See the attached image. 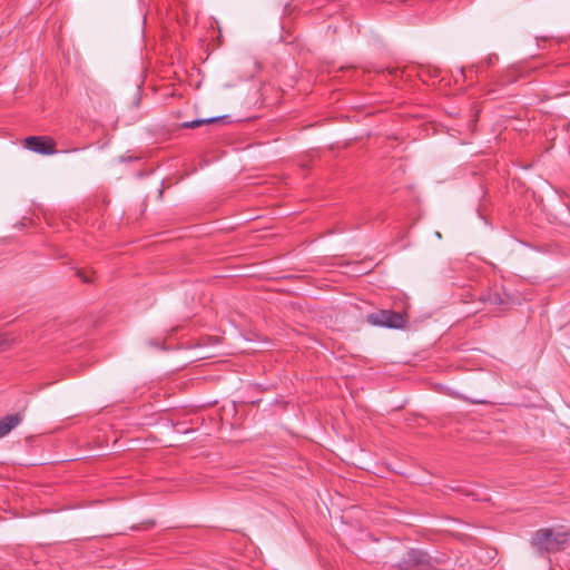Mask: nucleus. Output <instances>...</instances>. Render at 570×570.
<instances>
[{
	"mask_svg": "<svg viewBox=\"0 0 570 570\" xmlns=\"http://www.w3.org/2000/svg\"><path fill=\"white\" fill-rule=\"evenodd\" d=\"M495 60H498V57H497V56H489V57L487 58V63H488V65H492V63H494V61H495Z\"/></svg>",
	"mask_w": 570,
	"mask_h": 570,
	"instance_id": "obj_10",
	"label": "nucleus"
},
{
	"mask_svg": "<svg viewBox=\"0 0 570 570\" xmlns=\"http://www.w3.org/2000/svg\"><path fill=\"white\" fill-rule=\"evenodd\" d=\"M222 119V117H212V118H207V119H196V120H193V121H185L181 124V127L183 128H196V127H199L202 125H205V124H212V122H216V121H219Z\"/></svg>",
	"mask_w": 570,
	"mask_h": 570,
	"instance_id": "obj_6",
	"label": "nucleus"
},
{
	"mask_svg": "<svg viewBox=\"0 0 570 570\" xmlns=\"http://www.w3.org/2000/svg\"><path fill=\"white\" fill-rule=\"evenodd\" d=\"M438 563L439 560L433 559L426 552L411 549L403 559L401 568L403 570H433Z\"/></svg>",
	"mask_w": 570,
	"mask_h": 570,
	"instance_id": "obj_2",
	"label": "nucleus"
},
{
	"mask_svg": "<svg viewBox=\"0 0 570 570\" xmlns=\"http://www.w3.org/2000/svg\"><path fill=\"white\" fill-rule=\"evenodd\" d=\"M569 534L557 532L553 529L543 528L537 530L531 539V544L541 553L558 552L566 548Z\"/></svg>",
	"mask_w": 570,
	"mask_h": 570,
	"instance_id": "obj_1",
	"label": "nucleus"
},
{
	"mask_svg": "<svg viewBox=\"0 0 570 570\" xmlns=\"http://www.w3.org/2000/svg\"><path fill=\"white\" fill-rule=\"evenodd\" d=\"M24 147L41 155L57 153L55 140L48 136H29L24 139Z\"/></svg>",
	"mask_w": 570,
	"mask_h": 570,
	"instance_id": "obj_4",
	"label": "nucleus"
},
{
	"mask_svg": "<svg viewBox=\"0 0 570 570\" xmlns=\"http://www.w3.org/2000/svg\"><path fill=\"white\" fill-rule=\"evenodd\" d=\"M513 81H515L514 71L513 70H507L504 72V78H502L500 80V83L503 86V85H507V83H510V82H513Z\"/></svg>",
	"mask_w": 570,
	"mask_h": 570,
	"instance_id": "obj_8",
	"label": "nucleus"
},
{
	"mask_svg": "<svg viewBox=\"0 0 570 570\" xmlns=\"http://www.w3.org/2000/svg\"><path fill=\"white\" fill-rule=\"evenodd\" d=\"M367 322L372 325L384 326L389 328H403L405 326L404 314L400 312L380 309L367 316Z\"/></svg>",
	"mask_w": 570,
	"mask_h": 570,
	"instance_id": "obj_3",
	"label": "nucleus"
},
{
	"mask_svg": "<svg viewBox=\"0 0 570 570\" xmlns=\"http://www.w3.org/2000/svg\"><path fill=\"white\" fill-rule=\"evenodd\" d=\"M22 417L19 413L6 415L0 420V439L9 434L20 422Z\"/></svg>",
	"mask_w": 570,
	"mask_h": 570,
	"instance_id": "obj_5",
	"label": "nucleus"
},
{
	"mask_svg": "<svg viewBox=\"0 0 570 570\" xmlns=\"http://www.w3.org/2000/svg\"><path fill=\"white\" fill-rule=\"evenodd\" d=\"M78 275H79L80 277H82V281H83L85 283H89V282H91V279H90V278L82 276V274H81V273H78Z\"/></svg>",
	"mask_w": 570,
	"mask_h": 570,
	"instance_id": "obj_11",
	"label": "nucleus"
},
{
	"mask_svg": "<svg viewBox=\"0 0 570 570\" xmlns=\"http://www.w3.org/2000/svg\"><path fill=\"white\" fill-rule=\"evenodd\" d=\"M482 301L493 305H501L504 303V299L501 297L499 293L489 294L487 297H482Z\"/></svg>",
	"mask_w": 570,
	"mask_h": 570,
	"instance_id": "obj_7",
	"label": "nucleus"
},
{
	"mask_svg": "<svg viewBox=\"0 0 570 570\" xmlns=\"http://www.w3.org/2000/svg\"><path fill=\"white\" fill-rule=\"evenodd\" d=\"M10 340L6 334H0V352L4 351L9 346Z\"/></svg>",
	"mask_w": 570,
	"mask_h": 570,
	"instance_id": "obj_9",
	"label": "nucleus"
}]
</instances>
